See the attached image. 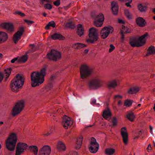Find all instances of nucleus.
I'll return each instance as SVG.
<instances>
[{"label": "nucleus", "instance_id": "f257e3e1", "mask_svg": "<svg viewBox=\"0 0 155 155\" xmlns=\"http://www.w3.org/2000/svg\"><path fill=\"white\" fill-rule=\"evenodd\" d=\"M46 67H44L39 71L34 72L31 73V77L32 87L38 86L43 83L46 74Z\"/></svg>", "mask_w": 155, "mask_h": 155}, {"label": "nucleus", "instance_id": "f03ea898", "mask_svg": "<svg viewBox=\"0 0 155 155\" xmlns=\"http://www.w3.org/2000/svg\"><path fill=\"white\" fill-rule=\"evenodd\" d=\"M24 79L22 74H18L12 80L10 87L11 90L14 92H17L24 84Z\"/></svg>", "mask_w": 155, "mask_h": 155}, {"label": "nucleus", "instance_id": "7ed1b4c3", "mask_svg": "<svg viewBox=\"0 0 155 155\" xmlns=\"http://www.w3.org/2000/svg\"><path fill=\"white\" fill-rule=\"evenodd\" d=\"M148 36V33H146L141 37L132 38L130 39L129 44L133 47L141 46L144 45Z\"/></svg>", "mask_w": 155, "mask_h": 155}, {"label": "nucleus", "instance_id": "20e7f679", "mask_svg": "<svg viewBox=\"0 0 155 155\" xmlns=\"http://www.w3.org/2000/svg\"><path fill=\"white\" fill-rule=\"evenodd\" d=\"M16 134L13 133L9 136L5 141L6 147L10 151H13L15 148L17 141Z\"/></svg>", "mask_w": 155, "mask_h": 155}, {"label": "nucleus", "instance_id": "39448f33", "mask_svg": "<svg viewBox=\"0 0 155 155\" xmlns=\"http://www.w3.org/2000/svg\"><path fill=\"white\" fill-rule=\"evenodd\" d=\"M93 73L92 69L86 64H83L81 66L80 68L81 77L84 79L90 76Z\"/></svg>", "mask_w": 155, "mask_h": 155}, {"label": "nucleus", "instance_id": "423d86ee", "mask_svg": "<svg viewBox=\"0 0 155 155\" xmlns=\"http://www.w3.org/2000/svg\"><path fill=\"white\" fill-rule=\"evenodd\" d=\"M88 86L90 89L97 90L102 87L101 80L98 78H93L88 82Z\"/></svg>", "mask_w": 155, "mask_h": 155}, {"label": "nucleus", "instance_id": "0eeeda50", "mask_svg": "<svg viewBox=\"0 0 155 155\" xmlns=\"http://www.w3.org/2000/svg\"><path fill=\"white\" fill-rule=\"evenodd\" d=\"M24 106L23 101L21 100L16 103L12 111V115L15 117L23 109Z\"/></svg>", "mask_w": 155, "mask_h": 155}, {"label": "nucleus", "instance_id": "6e6552de", "mask_svg": "<svg viewBox=\"0 0 155 155\" xmlns=\"http://www.w3.org/2000/svg\"><path fill=\"white\" fill-rule=\"evenodd\" d=\"M99 148V145L96 139L93 137L91 138L88 146L89 151L92 153H96L98 151Z\"/></svg>", "mask_w": 155, "mask_h": 155}, {"label": "nucleus", "instance_id": "1a4fd4ad", "mask_svg": "<svg viewBox=\"0 0 155 155\" xmlns=\"http://www.w3.org/2000/svg\"><path fill=\"white\" fill-rule=\"evenodd\" d=\"M114 31L113 28L111 26H105L102 28L100 32L101 37L102 39L107 38L110 33Z\"/></svg>", "mask_w": 155, "mask_h": 155}, {"label": "nucleus", "instance_id": "9d476101", "mask_svg": "<svg viewBox=\"0 0 155 155\" xmlns=\"http://www.w3.org/2000/svg\"><path fill=\"white\" fill-rule=\"evenodd\" d=\"M61 57V53L55 50H51L50 52L47 54V57L48 59L54 61L60 59Z\"/></svg>", "mask_w": 155, "mask_h": 155}, {"label": "nucleus", "instance_id": "9b49d317", "mask_svg": "<svg viewBox=\"0 0 155 155\" xmlns=\"http://www.w3.org/2000/svg\"><path fill=\"white\" fill-rule=\"evenodd\" d=\"M24 31V28L21 27L19 28V30L15 33L13 37V40L14 43L16 44L18 41L21 39Z\"/></svg>", "mask_w": 155, "mask_h": 155}, {"label": "nucleus", "instance_id": "f8f14e48", "mask_svg": "<svg viewBox=\"0 0 155 155\" xmlns=\"http://www.w3.org/2000/svg\"><path fill=\"white\" fill-rule=\"evenodd\" d=\"M73 123L72 121L69 117L64 116L63 117L62 124L65 129L70 127Z\"/></svg>", "mask_w": 155, "mask_h": 155}, {"label": "nucleus", "instance_id": "ddd939ff", "mask_svg": "<svg viewBox=\"0 0 155 155\" xmlns=\"http://www.w3.org/2000/svg\"><path fill=\"white\" fill-rule=\"evenodd\" d=\"M1 27L6 30L8 33H12L14 32L15 28L13 24L11 22H5L1 25Z\"/></svg>", "mask_w": 155, "mask_h": 155}, {"label": "nucleus", "instance_id": "4468645a", "mask_svg": "<svg viewBox=\"0 0 155 155\" xmlns=\"http://www.w3.org/2000/svg\"><path fill=\"white\" fill-rule=\"evenodd\" d=\"M28 145L25 143L19 142L16 147L15 155H20L24 151V150L26 148Z\"/></svg>", "mask_w": 155, "mask_h": 155}, {"label": "nucleus", "instance_id": "2eb2a0df", "mask_svg": "<svg viewBox=\"0 0 155 155\" xmlns=\"http://www.w3.org/2000/svg\"><path fill=\"white\" fill-rule=\"evenodd\" d=\"M51 149L50 146L46 145L41 147L39 150V155H49L51 153Z\"/></svg>", "mask_w": 155, "mask_h": 155}, {"label": "nucleus", "instance_id": "dca6fc26", "mask_svg": "<svg viewBox=\"0 0 155 155\" xmlns=\"http://www.w3.org/2000/svg\"><path fill=\"white\" fill-rule=\"evenodd\" d=\"M28 56L27 55H24L21 57L18 56L14 58L11 60V62L13 63L17 61L18 63H24L28 59Z\"/></svg>", "mask_w": 155, "mask_h": 155}, {"label": "nucleus", "instance_id": "f3484780", "mask_svg": "<svg viewBox=\"0 0 155 155\" xmlns=\"http://www.w3.org/2000/svg\"><path fill=\"white\" fill-rule=\"evenodd\" d=\"M121 134L124 143L127 144L128 142V135L125 127H123L121 129Z\"/></svg>", "mask_w": 155, "mask_h": 155}, {"label": "nucleus", "instance_id": "a211bd4d", "mask_svg": "<svg viewBox=\"0 0 155 155\" xmlns=\"http://www.w3.org/2000/svg\"><path fill=\"white\" fill-rule=\"evenodd\" d=\"M98 39V35H88V38H87L86 41L88 43L93 44Z\"/></svg>", "mask_w": 155, "mask_h": 155}, {"label": "nucleus", "instance_id": "6ab92c4d", "mask_svg": "<svg viewBox=\"0 0 155 155\" xmlns=\"http://www.w3.org/2000/svg\"><path fill=\"white\" fill-rule=\"evenodd\" d=\"M111 5L113 13L115 15L117 14L118 8L117 2L115 1H113L111 3Z\"/></svg>", "mask_w": 155, "mask_h": 155}, {"label": "nucleus", "instance_id": "aec40b11", "mask_svg": "<svg viewBox=\"0 0 155 155\" xmlns=\"http://www.w3.org/2000/svg\"><path fill=\"white\" fill-rule=\"evenodd\" d=\"M38 151V148L37 146H30V153L31 155H37Z\"/></svg>", "mask_w": 155, "mask_h": 155}, {"label": "nucleus", "instance_id": "412c9836", "mask_svg": "<svg viewBox=\"0 0 155 155\" xmlns=\"http://www.w3.org/2000/svg\"><path fill=\"white\" fill-rule=\"evenodd\" d=\"M57 148L59 151H63L66 150V147L64 143L62 141H58L57 143Z\"/></svg>", "mask_w": 155, "mask_h": 155}, {"label": "nucleus", "instance_id": "4be33fe9", "mask_svg": "<svg viewBox=\"0 0 155 155\" xmlns=\"http://www.w3.org/2000/svg\"><path fill=\"white\" fill-rule=\"evenodd\" d=\"M118 80L117 79H114L110 81L108 83L107 86L109 88H115L117 86Z\"/></svg>", "mask_w": 155, "mask_h": 155}, {"label": "nucleus", "instance_id": "5701e85b", "mask_svg": "<svg viewBox=\"0 0 155 155\" xmlns=\"http://www.w3.org/2000/svg\"><path fill=\"white\" fill-rule=\"evenodd\" d=\"M8 35L7 34L4 32L0 31V41L1 43L6 41L8 39Z\"/></svg>", "mask_w": 155, "mask_h": 155}, {"label": "nucleus", "instance_id": "b1692460", "mask_svg": "<svg viewBox=\"0 0 155 155\" xmlns=\"http://www.w3.org/2000/svg\"><path fill=\"white\" fill-rule=\"evenodd\" d=\"M136 22L137 24L140 27L144 26L146 24L144 19L141 17H139L136 18Z\"/></svg>", "mask_w": 155, "mask_h": 155}, {"label": "nucleus", "instance_id": "393cba45", "mask_svg": "<svg viewBox=\"0 0 155 155\" xmlns=\"http://www.w3.org/2000/svg\"><path fill=\"white\" fill-rule=\"evenodd\" d=\"M84 29L82 27V25L79 24L77 25V33L80 37L84 34Z\"/></svg>", "mask_w": 155, "mask_h": 155}, {"label": "nucleus", "instance_id": "a878e982", "mask_svg": "<svg viewBox=\"0 0 155 155\" xmlns=\"http://www.w3.org/2000/svg\"><path fill=\"white\" fill-rule=\"evenodd\" d=\"M83 138V137L81 136L77 139L76 144L75 147V148L76 149H79L81 148L82 145Z\"/></svg>", "mask_w": 155, "mask_h": 155}, {"label": "nucleus", "instance_id": "bb28decb", "mask_svg": "<svg viewBox=\"0 0 155 155\" xmlns=\"http://www.w3.org/2000/svg\"><path fill=\"white\" fill-rule=\"evenodd\" d=\"M139 88L137 87H133L130 88L128 90L127 93L130 94H135L138 92Z\"/></svg>", "mask_w": 155, "mask_h": 155}, {"label": "nucleus", "instance_id": "cd10ccee", "mask_svg": "<svg viewBox=\"0 0 155 155\" xmlns=\"http://www.w3.org/2000/svg\"><path fill=\"white\" fill-rule=\"evenodd\" d=\"M97 29L94 27H91L88 30V35H98Z\"/></svg>", "mask_w": 155, "mask_h": 155}, {"label": "nucleus", "instance_id": "c85d7f7f", "mask_svg": "<svg viewBox=\"0 0 155 155\" xmlns=\"http://www.w3.org/2000/svg\"><path fill=\"white\" fill-rule=\"evenodd\" d=\"M103 116L106 119L109 120L111 118V113L110 110L107 109L104 110L103 112Z\"/></svg>", "mask_w": 155, "mask_h": 155}, {"label": "nucleus", "instance_id": "c756f323", "mask_svg": "<svg viewBox=\"0 0 155 155\" xmlns=\"http://www.w3.org/2000/svg\"><path fill=\"white\" fill-rule=\"evenodd\" d=\"M85 44L81 43L74 44L73 45V47L76 49H80L86 47Z\"/></svg>", "mask_w": 155, "mask_h": 155}, {"label": "nucleus", "instance_id": "7c9ffc66", "mask_svg": "<svg viewBox=\"0 0 155 155\" xmlns=\"http://www.w3.org/2000/svg\"><path fill=\"white\" fill-rule=\"evenodd\" d=\"M101 16V21H99L95 19L94 22V25L97 27H101L103 25V17L102 15Z\"/></svg>", "mask_w": 155, "mask_h": 155}, {"label": "nucleus", "instance_id": "2f4dec72", "mask_svg": "<svg viewBox=\"0 0 155 155\" xmlns=\"http://www.w3.org/2000/svg\"><path fill=\"white\" fill-rule=\"evenodd\" d=\"M155 54V48L153 46H151L149 48L146 56L150 55H154Z\"/></svg>", "mask_w": 155, "mask_h": 155}, {"label": "nucleus", "instance_id": "473e14b6", "mask_svg": "<svg viewBox=\"0 0 155 155\" xmlns=\"http://www.w3.org/2000/svg\"><path fill=\"white\" fill-rule=\"evenodd\" d=\"M120 32L121 34L130 33L131 32V30L127 27L122 25Z\"/></svg>", "mask_w": 155, "mask_h": 155}, {"label": "nucleus", "instance_id": "72a5a7b5", "mask_svg": "<svg viewBox=\"0 0 155 155\" xmlns=\"http://www.w3.org/2000/svg\"><path fill=\"white\" fill-rule=\"evenodd\" d=\"M115 152V149L113 148H108L105 150L106 154L107 155H112L114 154Z\"/></svg>", "mask_w": 155, "mask_h": 155}, {"label": "nucleus", "instance_id": "f704fd0d", "mask_svg": "<svg viewBox=\"0 0 155 155\" xmlns=\"http://www.w3.org/2000/svg\"><path fill=\"white\" fill-rule=\"evenodd\" d=\"M133 102V101L132 100H126L124 101V105L127 107H130L131 105Z\"/></svg>", "mask_w": 155, "mask_h": 155}, {"label": "nucleus", "instance_id": "c9c22d12", "mask_svg": "<svg viewBox=\"0 0 155 155\" xmlns=\"http://www.w3.org/2000/svg\"><path fill=\"white\" fill-rule=\"evenodd\" d=\"M124 12L125 15L128 19H130L132 18V15L128 10L127 9H124Z\"/></svg>", "mask_w": 155, "mask_h": 155}, {"label": "nucleus", "instance_id": "e433bc0d", "mask_svg": "<svg viewBox=\"0 0 155 155\" xmlns=\"http://www.w3.org/2000/svg\"><path fill=\"white\" fill-rule=\"evenodd\" d=\"M127 117L129 120L132 121L134 119L135 116L133 113H130L127 114Z\"/></svg>", "mask_w": 155, "mask_h": 155}, {"label": "nucleus", "instance_id": "4c0bfd02", "mask_svg": "<svg viewBox=\"0 0 155 155\" xmlns=\"http://www.w3.org/2000/svg\"><path fill=\"white\" fill-rule=\"evenodd\" d=\"M139 10L141 12H145L147 10V7L143 6L141 4H139L138 6Z\"/></svg>", "mask_w": 155, "mask_h": 155}, {"label": "nucleus", "instance_id": "58836bf2", "mask_svg": "<svg viewBox=\"0 0 155 155\" xmlns=\"http://www.w3.org/2000/svg\"><path fill=\"white\" fill-rule=\"evenodd\" d=\"M123 96L117 94L114 96V101L120 100L122 99Z\"/></svg>", "mask_w": 155, "mask_h": 155}, {"label": "nucleus", "instance_id": "ea45409f", "mask_svg": "<svg viewBox=\"0 0 155 155\" xmlns=\"http://www.w3.org/2000/svg\"><path fill=\"white\" fill-rule=\"evenodd\" d=\"M51 37L53 39H59L61 38V35L60 34L56 33L52 35Z\"/></svg>", "mask_w": 155, "mask_h": 155}, {"label": "nucleus", "instance_id": "a19ab883", "mask_svg": "<svg viewBox=\"0 0 155 155\" xmlns=\"http://www.w3.org/2000/svg\"><path fill=\"white\" fill-rule=\"evenodd\" d=\"M102 15L103 17V21L104 20V17L103 15L101 13H100L98 15H97L96 17V18L95 19L99 21H101L102 19H101V15Z\"/></svg>", "mask_w": 155, "mask_h": 155}, {"label": "nucleus", "instance_id": "79ce46f5", "mask_svg": "<svg viewBox=\"0 0 155 155\" xmlns=\"http://www.w3.org/2000/svg\"><path fill=\"white\" fill-rule=\"evenodd\" d=\"M15 14H18L22 17L25 16V14L20 11H16L15 12Z\"/></svg>", "mask_w": 155, "mask_h": 155}, {"label": "nucleus", "instance_id": "37998d69", "mask_svg": "<svg viewBox=\"0 0 155 155\" xmlns=\"http://www.w3.org/2000/svg\"><path fill=\"white\" fill-rule=\"evenodd\" d=\"M65 26L67 28H73L74 27V25H72L71 22H69L66 24Z\"/></svg>", "mask_w": 155, "mask_h": 155}, {"label": "nucleus", "instance_id": "c03bdc74", "mask_svg": "<svg viewBox=\"0 0 155 155\" xmlns=\"http://www.w3.org/2000/svg\"><path fill=\"white\" fill-rule=\"evenodd\" d=\"M5 73L6 74H7L6 75V76L7 77H6V78H7L11 74V72L9 70L8 68H7L5 70Z\"/></svg>", "mask_w": 155, "mask_h": 155}, {"label": "nucleus", "instance_id": "a18cd8bd", "mask_svg": "<svg viewBox=\"0 0 155 155\" xmlns=\"http://www.w3.org/2000/svg\"><path fill=\"white\" fill-rule=\"evenodd\" d=\"M45 8L47 9L51 10L52 8V5L49 4H46L44 6Z\"/></svg>", "mask_w": 155, "mask_h": 155}, {"label": "nucleus", "instance_id": "49530a36", "mask_svg": "<svg viewBox=\"0 0 155 155\" xmlns=\"http://www.w3.org/2000/svg\"><path fill=\"white\" fill-rule=\"evenodd\" d=\"M30 49H31V51H35L36 49V48L34 45H30Z\"/></svg>", "mask_w": 155, "mask_h": 155}, {"label": "nucleus", "instance_id": "de8ad7c7", "mask_svg": "<svg viewBox=\"0 0 155 155\" xmlns=\"http://www.w3.org/2000/svg\"><path fill=\"white\" fill-rule=\"evenodd\" d=\"M110 48L109 49V52H112L115 48V47L112 44L110 45Z\"/></svg>", "mask_w": 155, "mask_h": 155}, {"label": "nucleus", "instance_id": "09e8293b", "mask_svg": "<svg viewBox=\"0 0 155 155\" xmlns=\"http://www.w3.org/2000/svg\"><path fill=\"white\" fill-rule=\"evenodd\" d=\"M69 155H79L77 152L75 151H72L70 152L69 153Z\"/></svg>", "mask_w": 155, "mask_h": 155}, {"label": "nucleus", "instance_id": "8fccbe9b", "mask_svg": "<svg viewBox=\"0 0 155 155\" xmlns=\"http://www.w3.org/2000/svg\"><path fill=\"white\" fill-rule=\"evenodd\" d=\"M54 4L56 6H59L60 4V0H57L56 1L54 2Z\"/></svg>", "mask_w": 155, "mask_h": 155}, {"label": "nucleus", "instance_id": "3c124183", "mask_svg": "<svg viewBox=\"0 0 155 155\" xmlns=\"http://www.w3.org/2000/svg\"><path fill=\"white\" fill-rule=\"evenodd\" d=\"M50 26L52 27H54L55 26V24L54 22L53 21H51L49 22L48 23Z\"/></svg>", "mask_w": 155, "mask_h": 155}, {"label": "nucleus", "instance_id": "603ef678", "mask_svg": "<svg viewBox=\"0 0 155 155\" xmlns=\"http://www.w3.org/2000/svg\"><path fill=\"white\" fill-rule=\"evenodd\" d=\"M4 78V75L2 74L0 72V83L3 80Z\"/></svg>", "mask_w": 155, "mask_h": 155}, {"label": "nucleus", "instance_id": "864d4df0", "mask_svg": "<svg viewBox=\"0 0 155 155\" xmlns=\"http://www.w3.org/2000/svg\"><path fill=\"white\" fill-rule=\"evenodd\" d=\"M112 124L114 125H116L117 124V121L116 118H114L112 121Z\"/></svg>", "mask_w": 155, "mask_h": 155}, {"label": "nucleus", "instance_id": "5fc2aeb1", "mask_svg": "<svg viewBox=\"0 0 155 155\" xmlns=\"http://www.w3.org/2000/svg\"><path fill=\"white\" fill-rule=\"evenodd\" d=\"M51 0H41L42 4H44L45 2H51Z\"/></svg>", "mask_w": 155, "mask_h": 155}, {"label": "nucleus", "instance_id": "6e6d98bb", "mask_svg": "<svg viewBox=\"0 0 155 155\" xmlns=\"http://www.w3.org/2000/svg\"><path fill=\"white\" fill-rule=\"evenodd\" d=\"M141 106V104H138L137 105L135 106L134 107V109H136L140 107Z\"/></svg>", "mask_w": 155, "mask_h": 155}, {"label": "nucleus", "instance_id": "4d7b16f0", "mask_svg": "<svg viewBox=\"0 0 155 155\" xmlns=\"http://www.w3.org/2000/svg\"><path fill=\"white\" fill-rule=\"evenodd\" d=\"M122 36L121 38V41L122 43H123L125 40V38L124 37L123 34H122Z\"/></svg>", "mask_w": 155, "mask_h": 155}, {"label": "nucleus", "instance_id": "13d9d810", "mask_svg": "<svg viewBox=\"0 0 155 155\" xmlns=\"http://www.w3.org/2000/svg\"><path fill=\"white\" fill-rule=\"evenodd\" d=\"M118 22L119 23L121 24H124L125 23L124 21L121 19H119L118 20Z\"/></svg>", "mask_w": 155, "mask_h": 155}, {"label": "nucleus", "instance_id": "bf43d9fd", "mask_svg": "<svg viewBox=\"0 0 155 155\" xmlns=\"http://www.w3.org/2000/svg\"><path fill=\"white\" fill-rule=\"evenodd\" d=\"M149 128L150 129V133L151 134L153 135V128L151 126H149Z\"/></svg>", "mask_w": 155, "mask_h": 155}, {"label": "nucleus", "instance_id": "052dcab7", "mask_svg": "<svg viewBox=\"0 0 155 155\" xmlns=\"http://www.w3.org/2000/svg\"><path fill=\"white\" fill-rule=\"evenodd\" d=\"M131 2H128L127 3L125 4V5L128 7H130V8L131 7V5H130V3H131Z\"/></svg>", "mask_w": 155, "mask_h": 155}, {"label": "nucleus", "instance_id": "680f3d73", "mask_svg": "<svg viewBox=\"0 0 155 155\" xmlns=\"http://www.w3.org/2000/svg\"><path fill=\"white\" fill-rule=\"evenodd\" d=\"M151 149L152 148L151 145L150 144H149L147 148L148 151L149 152L151 150Z\"/></svg>", "mask_w": 155, "mask_h": 155}, {"label": "nucleus", "instance_id": "e2e57ef3", "mask_svg": "<svg viewBox=\"0 0 155 155\" xmlns=\"http://www.w3.org/2000/svg\"><path fill=\"white\" fill-rule=\"evenodd\" d=\"M122 101L120 100H118L117 104L119 106H120L122 104Z\"/></svg>", "mask_w": 155, "mask_h": 155}, {"label": "nucleus", "instance_id": "0e129e2a", "mask_svg": "<svg viewBox=\"0 0 155 155\" xmlns=\"http://www.w3.org/2000/svg\"><path fill=\"white\" fill-rule=\"evenodd\" d=\"M120 1L125 2H132V0H120Z\"/></svg>", "mask_w": 155, "mask_h": 155}, {"label": "nucleus", "instance_id": "69168bd1", "mask_svg": "<svg viewBox=\"0 0 155 155\" xmlns=\"http://www.w3.org/2000/svg\"><path fill=\"white\" fill-rule=\"evenodd\" d=\"M50 27V26L49 25V24H48L45 27V28L46 29H48Z\"/></svg>", "mask_w": 155, "mask_h": 155}, {"label": "nucleus", "instance_id": "338daca9", "mask_svg": "<svg viewBox=\"0 0 155 155\" xmlns=\"http://www.w3.org/2000/svg\"><path fill=\"white\" fill-rule=\"evenodd\" d=\"M24 21L26 22L28 25H29V20L25 19L24 20Z\"/></svg>", "mask_w": 155, "mask_h": 155}, {"label": "nucleus", "instance_id": "774afa93", "mask_svg": "<svg viewBox=\"0 0 155 155\" xmlns=\"http://www.w3.org/2000/svg\"><path fill=\"white\" fill-rule=\"evenodd\" d=\"M51 134V133H47V134H44L43 135L44 136H48L50 135Z\"/></svg>", "mask_w": 155, "mask_h": 155}]
</instances>
